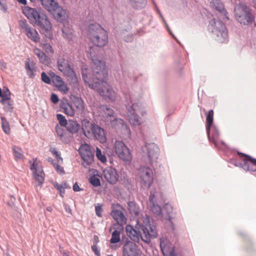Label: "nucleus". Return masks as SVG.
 Returning a JSON list of instances; mask_svg holds the SVG:
<instances>
[{
    "instance_id": "f3484780",
    "label": "nucleus",
    "mask_w": 256,
    "mask_h": 256,
    "mask_svg": "<svg viewBox=\"0 0 256 256\" xmlns=\"http://www.w3.org/2000/svg\"><path fill=\"white\" fill-rule=\"evenodd\" d=\"M30 170H32L34 178L38 184H42L44 180V173L42 168L40 165L34 162L30 166Z\"/></svg>"
},
{
    "instance_id": "bf43d9fd",
    "label": "nucleus",
    "mask_w": 256,
    "mask_h": 256,
    "mask_svg": "<svg viewBox=\"0 0 256 256\" xmlns=\"http://www.w3.org/2000/svg\"><path fill=\"white\" fill-rule=\"evenodd\" d=\"M95 210H96V214L98 216L101 217L102 214V210L101 207L100 206H96L95 207Z\"/></svg>"
},
{
    "instance_id": "7ed1b4c3",
    "label": "nucleus",
    "mask_w": 256,
    "mask_h": 256,
    "mask_svg": "<svg viewBox=\"0 0 256 256\" xmlns=\"http://www.w3.org/2000/svg\"><path fill=\"white\" fill-rule=\"evenodd\" d=\"M22 12L32 24L38 26L43 32H48L50 30V22L46 16L42 12L40 8L25 6L22 8Z\"/></svg>"
},
{
    "instance_id": "58836bf2",
    "label": "nucleus",
    "mask_w": 256,
    "mask_h": 256,
    "mask_svg": "<svg viewBox=\"0 0 256 256\" xmlns=\"http://www.w3.org/2000/svg\"><path fill=\"white\" fill-rule=\"evenodd\" d=\"M0 119L2 120V126L4 132L6 134H8L10 131L9 122L4 116H1Z\"/></svg>"
},
{
    "instance_id": "a211bd4d",
    "label": "nucleus",
    "mask_w": 256,
    "mask_h": 256,
    "mask_svg": "<svg viewBox=\"0 0 256 256\" xmlns=\"http://www.w3.org/2000/svg\"><path fill=\"white\" fill-rule=\"evenodd\" d=\"M238 154L244 156L243 160L244 163L242 164L244 170L251 172L256 171V159L242 153L238 152Z\"/></svg>"
},
{
    "instance_id": "c85d7f7f",
    "label": "nucleus",
    "mask_w": 256,
    "mask_h": 256,
    "mask_svg": "<svg viewBox=\"0 0 256 256\" xmlns=\"http://www.w3.org/2000/svg\"><path fill=\"white\" fill-rule=\"evenodd\" d=\"M34 54L38 57L40 62L45 65L49 63V59L48 56L40 48H36L34 50Z\"/></svg>"
},
{
    "instance_id": "f03ea898",
    "label": "nucleus",
    "mask_w": 256,
    "mask_h": 256,
    "mask_svg": "<svg viewBox=\"0 0 256 256\" xmlns=\"http://www.w3.org/2000/svg\"><path fill=\"white\" fill-rule=\"evenodd\" d=\"M126 230L128 236L133 241L138 242L140 238L146 244L151 241V238L158 236L156 226L150 224V216L146 214L142 215L138 218L134 228L130 225H127Z\"/></svg>"
},
{
    "instance_id": "de8ad7c7",
    "label": "nucleus",
    "mask_w": 256,
    "mask_h": 256,
    "mask_svg": "<svg viewBox=\"0 0 256 256\" xmlns=\"http://www.w3.org/2000/svg\"><path fill=\"white\" fill-rule=\"evenodd\" d=\"M51 153L56 157L58 163L62 162V158L60 154L56 151L54 148H52L50 150Z\"/></svg>"
},
{
    "instance_id": "cd10ccee",
    "label": "nucleus",
    "mask_w": 256,
    "mask_h": 256,
    "mask_svg": "<svg viewBox=\"0 0 256 256\" xmlns=\"http://www.w3.org/2000/svg\"><path fill=\"white\" fill-rule=\"evenodd\" d=\"M172 207L170 204H166L162 208V216L164 218L170 220L174 218Z\"/></svg>"
},
{
    "instance_id": "37998d69",
    "label": "nucleus",
    "mask_w": 256,
    "mask_h": 256,
    "mask_svg": "<svg viewBox=\"0 0 256 256\" xmlns=\"http://www.w3.org/2000/svg\"><path fill=\"white\" fill-rule=\"evenodd\" d=\"M58 7V4L54 0H52V2H50L46 10L50 12H54Z\"/></svg>"
},
{
    "instance_id": "2eb2a0df",
    "label": "nucleus",
    "mask_w": 256,
    "mask_h": 256,
    "mask_svg": "<svg viewBox=\"0 0 256 256\" xmlns=\"http://www.w3.org/2000/svg\"><path fill=\"white\" fill-rule=\"evenodd\" d=\"M160 247L164 256H176L174 248L166 237L160 238Z\"/></svg>"
},
{
    "instance_id": "e2e57ef3",
    "label": "nucleus",
    "mask_w": 256,
    "mask_h": 256,
    "mask_svg": "<svg viewBox=\"0 0 256 256\" xmlns=\"http://www.w3.org/2000/svg\"><path fill=\"white\" fill-rule=\"evenodd\" d=\"M48 74L50 77V78L52 79V80L55 78V76H57L52 71L48 72Z\"/></svg>"
},
{
    "instance_id": "423d86ee",
    "label": "nucleus",
    "mask_w": 256,
    "mask_h": 256,
    "mask_svg": "<svg viewBox=\"0 0 256 256\" xmlns=\"http://www.w3.org/2000/svg\"><path fill=\"white\" fill-rule=\"evenodd\" d=\"M82 129L84 136L90 139H95L101 143L106 140L104 130L87 119L82 122Z\"/></svg>"
},
{
    "instance_id": "4be33fe9",
    "label": "nucleus",
    "mask_w": 256,
    "mask_h": 256,
    "mask_svg": "<svg viewBox=\"0 0 256 256\" xmlns=\"http://www.w3.org/2000/svg\"><path fill=\"white\" fill-rule=\"evenodd\" d=\"M207 134L210 141L213 142L216 146H218L220 140H219L220 134L217 128L212 126L210 128V132L207 133Z\"/></svg>"
},
{
    "instance_id": "393cba45",
    "label": "nucleus",
    "mask_w": 256,
    "mask_h": 256,
    "mask_svg": "<svg viewBox=\"0 0 256 256\" xmlns=\"http://www.w3.org/2000/svg\"><path fill=\"white\" fill-rule=\"evenodd\" d=\"M60 108L62 112L69 116H73L74 114V110L71 104H70L66 100H63L60 102Z\"/></svg>"
},
{
    "instance_id": "39448f33",
    "label": "nucleus",
    "mask_w": 256,
    "mask_h": 256,
    "mask_svg": "<svg viewBox=\"0 0 256 256\" xmlns=\"http://www.w3.org/2000/svg\"><path fill=\"white\" fill-rule=\"evenodd\" d=\"M88 37L96 46L103 47L108 42L106 30L98 24H91L88 28Z\"/></svg>"
},
{
    "instance_id": "13d9d810",
    "label": "nucleus",
    "mask_w": 256,
    "mask_h": 256,
    "mask_svg": "<svg viewBox=\"0 0 256 256\" xmlns=\"http://www.w3.org/2000/svg\"><path fill=\"white\" fill-rule=\"evenodd\" d=\"M92 251L94 252L95 254L99 256L100 254V250L98 248L96 244H94L92 246Z\"/></svg>"
},
{
    "instance_id": "9b49d317",
    "label": "nucleus",
    "mask_w": 256,
    "mask_h": 256,
    "mask_svg": "<svg viewBox=\"0 0 256 256\" xmlns=\"http://www.w3.org/2000/svg\"><path fill=\"white\" fill-rule=\"evenodd\" d=\"M114 150L118 158L126 162H130L132 158L128 148L120 141H116L114 144Z\"/></svg>"
},
{
    "instance_id": "052dcab7",
    "label": "nucleus",
    "mask_w": 256,
    "mask_h": 256,
    "mask_svg": "<svg viewBox=\"0 0 256 256\" xmlns=\"http://www.w3.org/2000/svg\"><path fill=\"white\" fill-rule=\"evenodd\" d=\"M40 1L41 2V4L45 9H46L47 6H48L50 2H52V0H40Z\"/></svg>"
},
{
    "instance_id": "ddd939ff",
    "label": "nucleus",
    "mask_w": 256,
    "mask_h": 256,
    "mask_svg": "<svg viewBox=\"0 0 256 256\" xmlns=\"http://www.w3.org/2000/svg\"><path fill=\"white\" fill-rule=\"evenodd\" d=\"M18 24L20 28L29 38L35 42L40 41V38L38 32L34 28H32L26 20H20Z\"/></svg>"
},
{
    "instance_id": "9d476101",
    "label": "nucleus",
    "mask_w": 256,
    "mask_h": 256,
    "mask_svg": "<svg viewBox=\"0 0 256 256\" xmlns=\"http://www.w3.org/2000/svg\"><path fill=\"white\" fill-rule=\"evenodd\" d=\"M140 182L144 188H148L153 182V172L148 167H141L138 170Z\"/></svg>"
},
{
    "instance_id": "20e7f679",
    "label": "nucleus",
    "mask_w": 256,
    "mask_h": 256,
    "mask_svg": "<svg viewBox=\"0 0 256 256\" xmlns=\"http://www.w3.org/2000/svg\"><path fill=\"white\" fill-rule=\"evenodd\" d=\"M125 105L126 108V116L130 124L139 126L142 122L138 114H142V105L134 102L133 95L130 92L124 93Z\"/></svg>"
},
{
    "instance_id": "680f3d73",
    "label": "nucleus",
    "mask_w": 256,
    "mask_h": 256,
    "mask_svg": "<svg viewBox=\"0 0 256 256\" xmlns=\"http://www.w3.org/2000/svg\"><path fill=\"white\" fill-rule=\"evenodd\" d=\"M73 190L74 192H80L82 189L80 188L78 182H76L73 186Z\"/></svg>"
},
{
    "instance_id": "338daca9",
    "label": "nucleus",
    "mask_w": 256,
    "mask_h": 256,
    "mask_svg": "<svg viewBox=\"0 0 256 256\" xmlns=\"http://www.w3.org/2000/svg\"><path fill=\"white\" fill-rule=\"evenodd\" d=\"M60 252L62 254V256H70L68 252L63 250H60Z\"/></svg>"
},
{
    "instance_id": "79ce46f5",
    "label": "nucleus",
    "mask_w": 256,
    "mask_h": 256,
    "mask_svg": "<svg viewBox=\"0 0 256 256\" xmlns=\"http://www.w3.org/2000/svg\"><path fill=\"white\" fill-rule=\"evenodd\" d=\"M96 156L97 157L98 159L100 160L102 162L104 163L106 161V158L105 155L102 153V151L98 148H96Z\"/></svg>"
},
{
    "instance_id": "8fccbe9b",
    "label": "nucleus",
    "mask_w": 256,
    "mask_h": 256,
    "mask_svg": "<svg viewBox=\"0 0 256 256\" xmlns=\"http://www.w3.org/2000/svg\"><path fill=\"white\" fill-rule=\"evenodd\" d=\"M53 166L55 168V170H56V172L60 174H64V170L63 167L60 166L58 164L56 163H53L52 164Z\"/></svg>"
},
{
    "instance_id": "4d7b16f0",
    "label": "nucleus",
    "mask_w": 256,
    "mask_h": 256,
    "mask_svg": "<svg viewBox=\"0 0 256 256\" xmlns=\"http://www.w3.org/2000/svg\"><path fill=\"white\" fill-rule=\"evenodd\" d=\"M4 108L8 110L11 112L12 110L13 107L12 106V104L10 101V100H8L7 103L5 104H4Z\"/></svg>"
},
{
    "instance_id": "2f4dec72",
    "label": "nucleus",
    "mask_w": 256,
    "mask_h": 256,
    "mask_svg": "<svg viewBox=\"0 0 256 256\" xmlns=\"http://www.w3.org/2000/svg\"><path fill=\"white\" fill-rule=\"evenodd\" d=\"M72 100L74 104L79 111L82 112L84 110V105L82 98L78 96H74Z\"/></svg>"
},
{
    "instance_id": "09e8293b",
    "label": "nucleus",
    "mask_w": 256,
    "mask_h": 256,
    "mask_svg": "<svg viewBox=\"0 0 256 256\" xmlns=\"http://www.w3.org/2000/svg\"><path fill=\"white\" fill-rule=\"evenodd\" d=\"M90 182L94 186H98L100 185V179L95 176H92L90 178Z\"/></svg>"
},
{
    "instance_id": "5701e85b",
    "label": "nucleus",
    "mask_w": 256,
    "mask_h": 256,
    "mask_svg": "<svg viewBox=\"0 0 256 256\" xmlns=\"http://www.w3.org/2000/svg\"><path fill=\"white\" fill-rule=\"evenodd\" d=\"M111 216L116 221L114 224H118L124 226V225L126 223V218L120 210H112L111 212Z\"/></svg>"
},
{
    "instance_id": "72a5a7b5",
    "label": "nucleus",
    "mask_w": 256,
    "mask_h": 256,
    "mask_svg": "<svg viewBox=\"0 0 256 256\" xmlns=\"http://www.w3.org/2000/svg\"><path fill=\"white\" fill-rule=\"evenodd\" d=\"M214 118V111L212 110H209L208 114L206 115V133H209L210 132V128L212 126Z\"/></svg>"
},
{
    "instance_id": "e433bc0d",
    "label": "nucleus",
    "mask_w": 256,
    "mask_h": 256,
    "mask_svg": "<svg viewBox=\"0 0 256 256\" xmlns=\"http://www.w3.org/2000/svg\"><path fill=\"white\" fill-rule=\"evenodd\" d=\"M2 98L1 100V102L2 104H5L7 103L8 100H10V93L7 87H3L2 90Z\"/></svg>"
},
{
    "instance_id": "a18cd8bd",
    "label": "nucleus",
    "mask_w": 256,
    "mask_h": 256,
    "mask_svg": "<svg viewBox=\"0 0 256 256\" xmlns=\"http://www.w3.org/2000/svg\"><path fill=\"white\" fill-rule=\"evenodd\" d=\"M40 46L48 54L53 53V49L50 44L41 42Z\"/></svg>"
},
{
    "instance_id": "dca6fc26",
    "label": "nucleus",
    "mask_w": 256,
    "mask_h": 256,
    "mask_svg": "<svg viewBox=\"0 0 256 256\" xmlns=\"http://www.w3.org/2000/svg\"><path fill=\"white\" fill-rule=\"evenodd\" d=\"M140 252L138 246L132 242H127L122 248V256H138Z\"/></svg>"
},
{
    "instance_id": "412c9836",
    "label": "nucleus",
    "mask_w": 256,
    "mask_h": 256,
    "mask_svg": "<svg viewBox=\"0 0 256 256\" xmlns=\"http://www.w3.org/2000/svg\"><path fill=\"white\" fill-rule=\"evenodd\" d=\"M100 110L101 116L105 118L108 121L114 122L117 120L115 118L114 112L112 109L106 105L101 106L100 108Z\"/></svg>"
},
{
    "instance_id": "ea45409f",
    "label": "nucleus",
    "mask_w": 256,
    "mask_h": 256,
    "mask_svg": "<svg viewBox=\"0 0 256 256\" xmlns=\"http://www.w3.org/2000/svg\"><path fill=\"white\" fill-rule=\"evenodd\" d=\"M12 150L16 159L19 160L22 158V150L20 148L14 146L12 147Z\"/></svg>"
},
{
    "instance_id": "0eeeda50",
    "label": "nucleus",
    "mask_w": 256,
    "mask_h": 256,
    "mask_svg": "<svg viewBox=\"0 0 256 256\" xmlns=\"http://www.w3.org/2000/svg\"><path fill=\"white\" fill-rule=\"evenodd\" d=\"M210 24L213 27L212 33L215 40L220 43L228 42V34L225 25L220 20L214 19L210 22Z\"/></svg>"
},
{
    "instance_id": "6ab92c4d",
    "label": "nucleus",
    "mask_w": 256,
    "mask_h": 256,
    "mask_svg": "<svg viewBox=\"0 0 256 256\" xmlns=\"http://www.w3.org/2000/svg\"><path fill=\"white\" fill-rule=\"evenodd\" d=\"M124 230V226L118 224H113L110 228L112 233V238L110 240L111 244H116L120 242V234Z\"/></svg>"
},
{
    "instance_id": "4c0bfd02",
    "label": "nucleus",
    "mask_w": 256,
    "mask_h": 256,
    "mask_svg": "<svg viewBox=\"0 0 256 256\" xmlns=\"http://www.w3.org/2000/svg\"><path fill=\"white\" fill-rule=\"evenodd\" d=\"M151 210L157 215L162 214V209L158 204V202H150Z\"/></svg>"
},
{
    "instance_id": "69168bd1",
    "label": "nucleus",
    "mask_w": 256,
    "mask_h": 256,
    "mask_svg": "<svg viewBox=\"0 0 256 256\" xmlns=\"http://www.w3.org/2000/svg\"><path fill=\"white\" fill-rule=\"evenodd\" d=\"M132 35H129V36H128L127 38H126L124 39V40L127 42H128L132 41Z\"/></svg>"
},
{
    "instance_id": "1a4fd4ad",
    "label": "nucleus",
    "mask_w": 256,
    "mask_h": 256,
    "mask_svg": "<svg viewBox=\"0 0 256 256\" xmlns=\"http://www.w3.org/2000/svg\"><path fill=\"white\" fill-rule=\"evenodd\" d=\"M234 12L236 18L240 23L246 25L252 22L253 17L248 7L236 6Z\"/></svg>"
},
{
    "instance_id": "7c9ffc66",
    "label": "nucleus",
    "mask_w": 256,
    "mask_h": 256,
    "mask_svg": "<svg viewBox=\"0 0 256 256\" xmlns=\"http://www.w3.org/2000/svg\"><path fill=\"white\" fill-rule=\"evenodd\" d=\"M162 200V194L158 192L155 190H152L150 192L149 196V202H160Z\"/></svg>"
},
{
    "instance_id": "864d4df0",
    "label": "nucleus",
    "mask_w": 256,
    "mask_h": 256,
    "mask_svg": "<svg viewBox=\"0 0 256 256\" xmlns=\"http://www.w3.org/2000/svg\"><path fill=\"white\" fill-rule=\"evenodd\" d=\"M158 12L160 14V16L162 18V20L163 21V22H164V25H165V26L167 30L168 31L169 33L176 40V38L174 37V34H172V31L170 30V29L168 26V24L166 23V22L164 18L162 16V14H160V12L158 10Z\"/></svg>"
},
{
    "instance_id": "f8f14e48",
    "label": "nucleus",
    "mask_w": 256,
    "mask_h": 256,
    "mask_svg": "<svg viewBox=\"0 0 256 256\" xmlns=\"http://www.w3.org/2000/svg\"><path fill=\"white\" fill-rule=\"evenodd\" d=\"M78 152L84 161L82 164L84 168L92 164L94 154L89 145L86 144H82L79 148Z\"/></svg>"
},
{
    "instance_id": "473e14b6",
    "label": "nucleus",
    "mask_w": 256,
    "mask_h": 256,
    "mask_svg": "<svg viewBox=\"0 0 256 256\" xmlns=\"http://www.w3.org/2000/svg\"><path fill=\"white\" fill-rule=\"evenodd\" d=\"M146 4V0H134L130 3L133 8L136 10L144 8Z\"/></svg>"
},
{
    "instance_id": "774afa93",
    "label": "nucleus",
    "mask_w": 256,
    "mask_h": 256,
    "mask_svg": "<svg viewBox=\"0 0 256 256\" xmlns=\"http://www.w3.org/2000/svg\"><path fill=\"white\" fill-rule=\"evenodd\" d=\"M19 3L23 4H26V0H16Z\"/></svg>"
},
{
    "instance_id": "5fc2aeb1",
    "label": "nucleus",
    "mask_w": 256,
    "mask_h": 256,
    "mask_svg": "<svg viewBox=\"0 0 256 256\" xmlns=\"http://www.w3.org/2000/svg\"><path fill=\"white\" fill-rule=\"evenodd\" d=\"M0 10L4 13L8 12V6L6 3L0 2Z\"/></svg>"
},
{
    "instance_id": "c03bdc74",
    "label": "nucleus",
    "mask_w": 256,
    "mask_h": 256,
    "mask_svg": "<svg viewBox=\"0 0 256 256\" xmlns=\"http://www.w3.org/2000/svg\"><path fill=\"white\" fill-rule=\"evenodd\" d=\"M56 87L60 91L63 92L64 94H66L69 90L68 88L64 82L61 84L56 85Z\"/></svg>"
},
{
    "instance_id": "4468645a",
    "label": "nucleus",
    "mask_w": 256,
    "mask_h": 256,
    "mask_svg": "<svg viewBox=\"0 0 256 256\" xmlns=\"http://www.w3.org/2000/svg\"><path fill=\"white\" fill-rule=\"evenodd\" d=\"M57 64L58 70L62 72L64 75L72 78L76 77V74L72 68H70L67 60L64 58L62 56H60L58 60Z\"/></svg>"
},
{
    "instance_id": "a878e982",
    "label": "nucleus",
    "mask_w": 256,
    "mask_h": 256,
    "mask_svg": "<svg viewBox=\"0 0 256 256\" xmlns=\"http://www.w3.org/2000/svg\"><path fill=\"white\" fill-rule=\"evenodd\" d=\"M53 16L56 20L60 22H64L68 18L66 10L59 6L53 12Z\"/></svg>"
},
{
    "instance_id": "a19ab883",
    "label": "nucleus",
    "mask_w": 256,
    "mask_h": 256,
    "mask_svg": "<svg viewBox=\"0 0 256 256\" xmlns=\"http://www.w3.org/2000/svg\"><path fill=\"white\" fill-rule=\"evenodd\" d=\"M57 120L59 122L60 126H66L68 123L65 117L62 114H56Z\"/></svg>"
},
{
    "instance_id": "0e129e2a",
    "label": "nucleus",
    "mask_w": 256,
    "mask_h": 256,
    "mask_svg": "<svg viewBox=\"0 0 256 256\" xmlns=\"http://www.w3.org/2000/svg\"><path fill=\"white\" fill-rule=\"evenodd\" d=\"M64 208H65V210L66 211V212L72 214V210L70 206H68V204H66L64 206Z\"/></svg>"
},
{
    "instance_id": "aec40b11",
    "label": "nucleus",
    "mask_w": 256,
    "mask_h": 256,
    "mask_svg": "<svg viewBox=\"0 0 256 256\" xmlns=\"http://www.w3.org/2000/svg\"><path fill=\"white\" fill-rule=\"evenodd\" d=\"M103 174L105 180L110 184H114L118 180V174L114 168H106L103 170Z\"/></svg>"
},
{
    "instance_id": "6e6d98bb",
    "label": "nucleus",
    "mask_w": 256,
    "mask_h": 256,
    "mask_svg": "<svg viewBox=\"0 0 256 256\" xmlns=\"http://www.w3.org/2000/svg\"><path fill=\"white\" fill-rule=\"evenodd\" d=\"M50 100L52 103L56 104L59 101V98L56 94H52L50 97Z\"/></svg>"
},
{
    "instance_id": "6e6552de",
    "label": "nucleus",
    "mask_w": 256,
    "mask_h": 256,
    "mask_svg": "<svg viewBox=\"0 0 256 256\" xmlns=\"http://www.w3.org/2000/svg\"><path fill=\"white\" fill-rule=\"evenodd\" d=\"M143 152L146 154L145 162L146 164L153 166L156 162L159 155V149L154 143L146 144L142 148Z\"/></svg>"
},
{
    "instance_id": "f704fd0d",
    "label": "nucleus",
    "mask_w": 256,
    "mask_h": 256,
    "mask_svg": "<svg viewBox=\"0 0 256 256\" xmlns=\"http://www.w3.org/2000/svg\"><path fill=\"white\" fill-rule=\"evenodd\" d=\"M55 128L56 132L61 140L63 142H66L68 140L66 137V133L64 129L58 124L56 126Z\"/></svg>"
},
{
    "instance_id": "603ef678",
    "label": "nucleus",
    "mask_w": 256,
    "mask_h": 256,
    "mask_svg": "<svg viewBox=\"0 0 256 256\" xmlns=\"http://www.w3.org/2000/svg\"><path fill=\"white\" fill-rule=\"evenodd\" d=\"M55 187L57 188V190L59 191L60 194L62 196H63V194H64V189L66 188V187H64L62 184H57Z\"/></svg>"
},
{
    "instance_id": "b1692460",
    "label": "nucleus",
    "mask_w": 256,
    "mask_h": 256,
    "mask_svg": "<svg viewBox=\"0 0 256 256\" xmlns=\"http://www.w3.org/2000/svg\"><path fill=\"white\" fill-rule=\"evenodd\" d=\"M210 4L216 10L224 16V18L223 19L228 20V18L227 16L228 12L224 8V4L220 0H212Z\"/></svg>"
},
{
    "instance_id": "c756f323",
    "label": "nucleus",
    "mask_w": 256,
    "mask_h": 256,
    "mask_svg": "<svg viewBox=\"0 0 256 256\" xmlns=\"http://www.w3.org/2000/svg\"><path fill=\"white\" fill-rule=\"evenodd\" d=\"M67 130L72 133H76L80 129V126L76 121L69 120L66 126Z\"/></svg>"
},
{
    "instance_id": "bb28decb",
    "label": "nucleus",
    "mask_w": 256,
    "mask_h": 256,
    "mask_svg": "<svg viewBox=\"0 0 256 256\" xmlns=\"http://www.w3.org/2000/svg\"><path fill=\"white\" fill-rule=\"evenodd\" d=\"M25 68L28 76L30 78H34L35 76L36 72L34 62L32 61H30L28 58L25 62Z\"/></svg>"
},
{
    "instance_id": "3c124183",
    "label": "nucleus",
    "mask_w": 256,
    "mask_h": 256,
    "mask_svg": "<svg viewBox=\"0 0 256 256\" xmlns=\"http://www.w3.org/2000/svg\"><path fill=\"white\" fill-rule=\"evenodd\" d=\"M52 82L54 84L55 86H56V85H58L64 82L62 78L59 76L58 75L56 76H55V78L52 80Z\"/></svg>"
},
{
    "instance_id": "f257e3e1",
    "label": "nucleus",
    "mask_w": 256,
    "mask_h": 256,
    "mask_svg": "<svg viewBox=\"0 0 256 256\" xmlns=\"http://www.w3.org/2000/svg\"><path fill=\"white\" fill-rule=\"evenodd\" d=\"M87 51L90 54L93 65L92 70H82L83 80L90 88L96 90L105 99H108L111 101L115 100L116 92L113 90L112 86L105 80L108 75L105 62L95 56L94 47H90Z\"/></svg>"
},
{
    "instance_id": "c9c22d12",
    "label": "nucleus",
    "mask_w": 256,
    "mask_h": 256,
    "mask_svg": "<svg viewBox=\"0 0 256 256\" xmlns=\"http://www.w3.org/2000/svg\"><path fill=\"white\" fill-rule=\"evenodd\" d=\"M128 209L132 215L138 216L140 213L138 206L134 202H130L128 203Z\"/></svg>"
},
{
    "instance_id": "49530a36",
    "label": "nucleus",
    "mask_w": 256,
    "mask_h": 256,
    "mask_svg": "<svg viewBox=\"0 0 256 256\" xmlns=\"http://www.w3.org/2000/svg\"><path fill=\"white\" fill-rule=\"evenodd\" d=\"M41 79L46 84H50L52 80L48 75L45 72H43L41 73Z\"/></svg>"
}]
</instances>
